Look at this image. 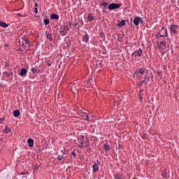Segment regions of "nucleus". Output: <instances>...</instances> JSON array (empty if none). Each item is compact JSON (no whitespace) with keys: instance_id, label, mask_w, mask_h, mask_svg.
Returning <instances> with one entry per match:
<instances>
[{"instance_id":"nucleus-18","label":"nucleus","mask_w":179,"mask_h":179,"mask_svg":"<svg viewBox=\"0 0 179 179\" xmlns=\"http://www.w3.org/2000/svg\"><path fill=\"white\" fill-rule=\"evenodd\" d=\"M103 148L106 152H108L110 150V147L108 143H103Z\"/></svg>"},{"instance_id":"nucleus-43","label":"nucleus","mask_w":179,"mask_h":179,"mask_svg":"<svg viewBox=\"0 0 179 179\" xmlns=\"http://www.w3.org/2000/svg\"><path fill=\"white\" fill-rule=\"evenodd\" d=\"M133 179H139V178H133Z\"/></svg>"},{"instance_id":"nucleus-15","label":"nucleus","mask_w":179,"mask_h":179,"mask_svg":"<svg viewBox=\"0 0 179 179\" xmlns=\"http://www.w3.org/2000/svg\"><path fill=\"white\" fill-rule=\"evenodd\" d=\"M27 69H25V68H22V69L20 70V74L21 76H24V74H27Z\"/></svg>"},{"instance_id":"nucleus-2","label":"nucleus","mask_w":179,"mask_h":179,"mask_svg":"<svg viewBox=\"0 0 179 179\" xmlns=\"http://www.w3.org/2000/svg\"><path fill=\"white\" fill-rule=\"evenodd\" d=\"M119 8H121V4H117V2H112L108 6V9H118Z\"/></svg>"},{"instance_id":"nucleus-25","label":"nucleus","mask_w":179,"mask_h":179,"mask_svg":"<svg viewBox=\"0 0 179 179\" xmlns=\"http://www.w3.org/2000/svg\"><path fill=\"white\" fill-rule=\"evenodd\" d=\"M162 175L163 178H166L167 175H168L167 171H166V170H164V171H162Z\"/></svg>"},{"instance_id":"nucleus-38","label":"nucleus","mask_w":179,"mask_h":179,"mask_svg":"<svg viewBox=\"0 0 179 179\" xmlns=\"http://www.w3.org/2000/svg\"><path fill=\"white\" fill-rule=\"evenodd\" d=\"M157 37H162V34H159V33H158V34H157Z\"/></svg>"},{"instance_id":"nucleus-4","label":"nucleus","mask_w":179,"mask_h":179,"mask_svg":"<svg viewBox=\"0 0 179 179\" xmlns=\"http://www.w3.org/2000/svg\"><path fill=\"white\" fill-rule=\"evenodd\" d=\"M178 29V25L171 24L170 25V27H169L171 32H172L173 34H177Z\"/></svg>"},{"instance_id":"nucleus-41","label":"nucleus","mask_w":179,"mask_h":179,"mask_svg":"<svg viewBox=\"0 0 179 179\" xmlns=\"http://www.w3.org/2000/svg\"><path fill=\"white\" fill-rule=\"evenodd\" d=\"M165 36H168V32L166 31Z\"/></svg>"},{"instance_id":"nucleus-16","label":"nucleus","mask_w":179,"mask_h":179,"mask_svg":"<svg viewBox=\"0 0 179 179\" xmlns=\"http://www.w3.org/2000/svg\"><path fill=\"white\" fill-rule=\"evenodd\" d=\"M92 168H93V171H99V166L97 163H94Z\"/></svg>"},{"instance_id":"nucleus-7","label":"nucleus","mask_w":179,"mask_h":179,"mask_svg":"<svg viewBox=\"0 0 179 179\" xmlns=\"http://www.w3.org/2000/svg\"><path fill=\"white\" fill-rule=\"evenodd\" d=\"M143 83H145V86H147L148 83L150 82V76L146 75L144 76V80H142Z\"/></svg>"},{"instance_id":"nucleus-28","label":"nucleus","mask_w":179,"mask_h":179,"mask_svg":"<svg viewBox=\"0 0 179 179\" xmlns=\"http://www.w3.org/2000/svg\"><path fill=\"white\" fill-rule=\"evenodd\" d=\"M43 22L45 23V25H48V23H50V20L48 18H45L43 20Z\"/></svg>"},{"instance_id":"nucleus-26","label":"nucleus","mask_w":179,"mask_h":179,"mask_svg":"<svg viewBox=\"0 0 179 179\" xmlns=\"http://www.w3.org/2000/svg\"><path fill=\"white\" fill-rule=\"evenodd\" d=\"M87 18L90 22H92V20H94V17H93V15L89 14Z\"/></svg>"},{"instance_id":"nucleus-1","label":"nucleus","mask_w":179,"mask_h":179,"mask_svg":"<svg viewBox=\"0 0 179 179\" xmlns=\"http://www.w3.org/2000/svg\"><path fill=\"white\" fill-rule=\"evenodd\" d=\"M69 30H70V29L68 25H62L59 29V34L61 36H66Z\"/></svg>"},{"instance_id":"nucleus-6","label":"nucleus","mask_w":179,"mask_h":179,"mask_svg":"<svg viewBox=\"0 0 179 179\" xmlns=\"http://www.w3.org/2000/svg\"><path fill=\"white\" fill-rule=\"evenodd\" d=\"M143 23V20L141 17H136L134 19V25H139V23Z\"/></svg>"},{"instance_id":"nucleus-9","label":"nucleus","mask_w":179,"mask_h":179,"mask_svg":"<svg viewBox=\"0 0 179 179\" xmlns=\"http://www.w3.org/2000/svg\"><path fill=\"white\" fill-rule=\"evenodd\" d=\"M115 179H125L124 175H122V173H115L114 175Z\"/></svg>"},{"instance_id":"nucleus-5","label":"nucleus","mask_w":179,"mask_h":179,"mask_svg":"<svg viewBox=\"0 0 179 179\" xmlns=\"http://www.w3.org/2000/svg\"><path fill=\"white\" fill-rule=\"evenodd\" d=\"M157 46L159 50H163L166 48V41H160V43H157Z\"/></svg>"},{"instance_id":"nucleus-10","label":"nucleus","mask_w":179,"mask_h":179,"mask_svg":"<svg viewBox=\"0 0 179 179\" xmlns=\"http://www.w3.org/2000/svg\"><path fill=\"white\" fill-rule=\"evenodd\" d=\"M27 143L29 147H34V140L33 139V138H28Z\"/></svg>"},{"instance_id":"nucleus-24","label":"nucleus","mask_w":179,"mask_h":179,"mask_svg":"<svg viewBox=\"0 0 179 179\" xmlns=\"http://www.w3.org/2000/svg\"><path fill=\"white\" fill-rule=\"evenodd\" d=\"M38 2H36V3L34 4V13H38Z\"/></svg>"},{"instance_id":"nucleus-12","label":"nucleus","mask_w":179,"mask_h":179,"mask_svg":"<svg viewBox=\"0 0 179 179\" xmlns=\"http://www.w3.org/2000/svg\"><path fill=\"white\" fill-rule=\"evenodd\" d=\"M80 115H81V117L84 118V120H88V118H89L88 113H86L85 112H81Z\"/></svg>"},{"instance_id":"nucleus-42","label":"nucleus","mask_w":179,"mask_h":179,"mask_svg":"<svg viewBox=\"0 0 179 179\" xmlns=\"http://www.w3.org/2000/svg\"><path fill=\"white\" fill-rule=\"evenodd\" d=\"M141 92H143V90H140V93H141Z\"/></svg>"},{"instance_id":"nucleus-19","label":"nucleus","mask_w":179,"mask_h":179,"mask_svg":"<svg viewBox=\"0 0 179 179\" xmlns=\"http://www.w3.org/2000/svg\"><path fill=\"white\" fill-rule=\"evenodd\" d=\"M138 73L139 74H145V73H146V68H140V69H138Z\"/></svg>"},{"instance_id":"nucleus-33","label":"nucleus","mask_w":179,"mask_h":179,"mask_svg":"<svg viewBox=\"0 0 179 179\" xmlns=\"http://www.w3.org/2000/svg\"><path fill=\"white\" fill-rule=\"evenodd\" d=\"M31 71L32 73H37V69H36L35 68H31Z\"/></svg>"},{"instance_id":"nucleus-17","label":"nucleus","mask_w":179,"mask_h":179,"mask_svg":"<svg viewBox=\"0 0 179 179\" xmlns=\"http://www.w3.org/2000/svg\"><path fill=\"white\" fill-rule=\"evenodd\" d=\"M22 43L23 44H28L29 43V39L26 36H22Z\"/></svg>"},{"instance_id":"nucleus-22","label":"nucleus","mask_w":179,"mask_h":179,"mask_svg":"<svg viewBox=\"0 0 179 179\" xmlns=\"http://www.w3.org/2000/svg\"><path fill=\"white\" fill-rule=\"evenodd\" d=\"M3 133H10L11 131V129H10V127H8V126H6L5 127V129L3 130Z\"/></svg>"},{"instance_id":"nucleus-40","label":"nucleus","mask_w":179,"mask_h":179,"mask_svg":"<svg viewBox=\"0 0 179 179\" xmlns=\"http://www.w3.org/2000/svg\"><path fill=\"white\" fill-rule=\"evenodd\" d=\"M69 24L70 27H71V25H73V22H69Z\"/></svg>"},{"instance_id":"nucleus-23","label":"nucleus","mask_w":179,"mask_h":179,"mask_svg":"<svg viewBox=\"0 0 179 179\" xmlns=\"http://www.w3.org/2000/svg\"><path fill=\"white\" fill-rule=\"evenodd\" d=\"M0 25L1 27H8V24H6V22H3L2 20H0Z\"/></svg>"},{"instance_id":"nucleus-36","label":"nucleus","mask_w":179,"mask_h":179,"mask_svg":"<svg viewBox=\"0 0 179 179\" xmlns=\"http://www.w3.org/2000/svg\"><path fill=\"white\" fill-rule=\"evenodd\" d=\"M72 155H74V157H76L77 154L74 150L72 151Z\"/></svg>"},{"instance_id":"nucleus-37","label":"nucleus","mask_w":179,"mask_h":179,"mask_svg":"<svg viewBox=\"0 0 179 179\" xmlns=\"http://www.w3.org/2000/svg\"><path fill=\"white\" fill-rule=\"evenodd\" d=\"M3 120H5V117H2L1 119H0V122L1 123Z\"/></svg>"},{"instance_id":"nucleus-31","label":"nucleus","mask_w":179,"mask_h":179,"mask_svg":"<svg viewBox=\"0 0 179 179\" xmlns=\"http://www.w3.org/2000/svg\"><path fill=\"white\" fill-rule=\"evenodd\" d=\"M143 85V80H141L138 83H137V87H142Z\"/></svg>"},{"instance_id":"nucleus-8","label":"nucleus","mask_w":179,"mask_h":179,"mask_svg":"<svg viewBox=\"0 0 179 179\" xmlns=\"http://www.w3.org/2000/svg\"><path fill=\"white\" fill-rule=\"evenodd\" d=\"M80 145H78V147H80L81 148H83V147H85V145H84V141H85L84 134H81V136H80Z\"/></svg>"},{"instance_id":"nucleus-20","label":"nucleus","mask_w":179,"mask_h":179,"mask_svg":"<svg viewBox=\"0 0 179 179\" xmlns=\"http://www.w3.org/2000/svg\"><path fill=\"white\" fill-rule=\"evenodd\" d=\"M126 24V21L125 20H121V22H119L117 24L118 27H123L124 25H125Z\"/></svg>"},{"instance_id":"nucleus-14","label":"nucleus","mask_w":179,"mask_h":179,"mask_svg":"<svg viewBox=\"0 0 179 179\" xmlns=\"http://www.w3.org/2000/svg\"><path fill=\"white\" fill-rule=\"evenodd\" d=\"M45 36L48 37V39H50V41H52V36L50 32L45 31Z\"/></svg>"},{"instance_id":"nucleus-27","label":"nucleus","mask_w":179,"mask_h":179,"mask_svg":"<svg viewBox=\"0 0 179 179\" xmlns=\"http://www.w3.org/2000/svg\"><path fill=\"white\" fill-rule=\"evenodd\" d=\"M101 6H103V8H107V6H108V2L103 1V2H101Z\"/></svg>"},{"instance_id":"nucleus-13","label":"nucleus","mask_w":179,"mask_h":179,"mask_svg":"<svg viewBox=\"0 0 179 179\" xmlns=\"http://www.w3.org/2000/svg\"><path fill=\"white\" fill-rule=\"evenodd\" d=\"M90 39V36L88 34H85V36H83L82 40L83 41V43H87L89 41Z\"/></svg>"},{"instance_id":"nucleus-35","label":"nucleus","mask_w":179,"mask_h":179,"mask_svg":"<svg viewBox=\"0 0 179 179\" xmlns=\"http://www.w3.org/2000/svg\"><path fill=\"white\" fill-rule=\"evenodd\" d=\"M63 157H64V156H58L57 159H59V161H62Z\"/></svg>"},{"instance_id":"nucleus-11","label":"nucleus","mask_w":179,"mask_h":179,"mask_svg":"<svg viewBox=\"0 0 179 179\" xmlns=\"http://www.w3.org/2000/svg\"><path fill=\"white\" fill-rule=\"evenodd\" d=\"M51 20H59V15H57L56 13H52L50 15Z\"/></svg>"},{"instance_id":"nucleus-39","label":"nucleus","mask_w":179,"mask_h":179,"mask_svg":"<svg viewBox=\"0 0 179 179\" xmlns=\"http://www.w3.org/2000/svg\"><path fill=\"white\" fill-rule=\"evenodd\" d=\"M119 148H123V145H122L120 143H119Z\"/></svg>"},{"instance_id":"nucleus-32","label":"nucleus","mask_w":179,"mask_h":179,"mask_svg":"<svg viewBox=\"0 0 179 179\" xmlns=\"http://www.w3.org/2000/svg\"><path fill=\"white\" fill-rule=\"evenodd\" d=\"M19 43L20 44H22V45H23L24 43H23V36L19 39Z\"/></svg>"},{"instance_id":"nucleus-3","label":"nucleus","mask_w":179,"mask_h":179,"mask_svg":"<svg viewBox=\"0 0 179 179\" xmlns=\"http://www.w3.org/2000/svg\"><path fill=\"white\" fill-rule=\"evenodd\" d=\"M143 54V50L142 48H138V50H136L135 52H133V53H131L132 56H135V57H141Z\"/></svg>"},{"instance_id":"nucleus-30","label":"nucleus","mask_w":179,"mask_h":179,"mask_svg":"<svg viewBox=\"0 0 179 179\" xmlns=\"http://www.w3.org/2000/svg\"><path fill=\"white\" fill-rule=\"evenodd\" d=\"M93 117H94V115L92 113H89L87 120H92Z\"/></svg>"},{"instance_id":"nucleus-34","label":"nucleus","mask_w":179,"mask_h":179,"mask_svg":"<svg viewBox=\"0 0 179 179\" xmlns=\"http://www.w3.org/2000/svg\"><path fill=\"white\" fill-rule=\"evenodd\" d=\"M138 97H139L140 101H143V96H141V92H140V94L138 95Z\"/></svg>"},{"instance_id":"nucleus-29","label":"nucleus","mask_w":179,"mask_h":179,"mask_svg":"<svg viewBox=\"0 0 179 179\" xmlns=\"http://www.w3.org/2000/svg\"><path fill=\"white\" fill-rule=\"evenodd\" d=\"M92 82H93V78H90L89 80H87L85 83H87V85H91Z\"/></svg>"},{"instance_id":"nucleus-21","label":"nucleus","mask_w":179,"mask_h":179,"mask_svg":"<svg viewBox=\"0 0 179 179\" xmlns=\"http://www.w3.org/2000/svg\"><path fill=\"white\" fill-rule=\"evenodd\" d=\"M13 115H14V117H19L20 115V110H14Z\"/></svg>"}]
</instances>
